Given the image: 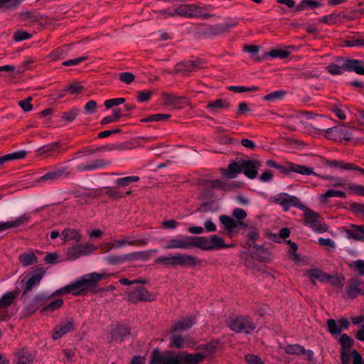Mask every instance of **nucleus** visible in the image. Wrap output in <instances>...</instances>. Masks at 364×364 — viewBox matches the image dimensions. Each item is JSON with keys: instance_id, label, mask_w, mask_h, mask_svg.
<instances>
[{"instance_id": "f257e3e1", "label": "nucleus", "mask_w": 364, "mask_h": 364, "mask_svg": "<svg viewBox=\"0 0 364 364\" xmlns=\"http://www.w3.org/2000/svg\"><path fill=\"white\" fill-rule=\"evenodd\" d=\"M105 274L91 273L84 275L75 282L58 290L56 294H62L72 292L73 295H80L87 289L97 285V283L105 277Z\"/></svg>"}, {"instance_id": "f03ea898", "label": "nucleus", "mask_w": 364, "mask_h": 364, "mask_svg": "<svg viewBox=\"0 0 364 364\" xmlns=\"http://www.w3.org/2000/svg\"><path fill=\"white\" fill-rule=\"evenodd\" d=\"M226 325L236 333L250 334L255 328L256 324L249 316H237L226 320Z\"/></svg>"}, {"instance_id": "7ed1b4c3", "label": "nucleus", "mask_w": 364, "mask_h": 364, "mask_svg": "<svg viewBox=\"0 0 364 364\" xmlns=\"http://www.w3.org/2000/svg\"><path fill=\"white\" fill-rule=\"evenodd\" d=\"M341 69L348 72H355L358 75H364V63L361 60L347 58L344 60L341 66L331 63L327 67V70L331 75H341Z\"/></svg>"}, {"instance_id": "20e7f679", "label": "nucleus", "mask_w": 364, "mask_h": 364, "mask_svg": "<svg viewBox=\"0 0 364 364\" xmlns=\"http://www.w3.org/2000/svg\"><path fill=\"white\" fill-rule=\"evenodd\" d=\"M156 299V295L145 287L137 286L127 293V301L131 304L151 302Z\"/></svg>"}, {"instance_id": "39448f33", "label": "nucleus", "mask_w": 364, "mask_h": 364, "mask_svg": "<svg viewBox=\"0 0 364 364\" xmlns=\"http://www.w3.org/2000/svg\"><path fill=\"white\" fill-rule=\"evenodd\" d=\"M44 274L45 271L43 267H38L33 274L28 275L21 280L20 284L23 288L21 298L24 297L34 287L40 284Z\"/></svg>"}, {"instance_id": "423d86ee", "label": "nucleus", "mask_w": 364, "mask_h": 364, "mask_svg": "<svg viewBox=\"0 0 364 364\" xmlns=\"http://www.w3.org/2000/svg\"><path fill=\"white\" fill-rule=\"evenodd\" d=\"M270 200L272 203L280 205L284 211H288L291 206L299 208L301 210L306 208V206L301 203L297 197L284 193H279L275 197H271Z\"/></svg>"}, {"instance_id": "0eeeda50", "label": "nucleus", "mask_w": 364, "mask_h": 364, "mask_svg": "<svg viewBox=\"0 0 364 364\" xmlns=\"http://www.w3.org/2000/svg\"><path fill=\"white\" fill-rule=\"evenodd\" d=\"M202 8L196 4H181L178 6L173 12L168 14L169 16H173L175 14L183 17L193 18L203 16L204 18H209L210 14H201Z\"/></svg>"}, {"instance_id": "6e6552de", "label": "nucleus", "mask_w": 364, "mask_h": 364, "mask_svg": "<svg viewBox=\"0 0 364 364\" xmlns=\"http://www.w3.org/2000/svg\"><path fill=\"white\" fill-rule=\"evenodd\" d=\"M304 212V220L306 224L316 232L323 233L327 231L328 227L324 223L318 220L321 218L320 214L316 213L306 206V208L302 209Z\"/></svg>"}, {"instance_id": "1a4fd4ad", "label": "nucleus", "mask_w": 364, "mask_h": 364, "mask_svg": "<svg viewBox=\"0 0 364 364\" xmlns=\"http://www.w3.org/2000/svg\"><path fill=\"white\" fill-rule=\"evenodd\" d=\"M205 62L201 58H196L192 60H184L178 63L175 65V70L177 73H191L196 72L198 70L203 68Z\"/></svg>"}, {"instance_id": "9d476101", "label": "nucleus", "mask_w": 364, "mask_h": 364, "mask_svg": "<svg viewBox=\"0 0 364 364\" xmlns=\"http://www.w3.org/2000/svg\"><path fill=\"white\" fill-rule=\"evenodd\" d=\"M220 222L224 225L228 235L231 236L237 229L236 232H240L241 228H247V225L242 221H236L233 218L226 215H221L219 217Z\"/></svg>"}, {"instance_id": "9b49d317", "label": "nucleus", "mask_w": 364, "mask_h": 364, "mask_svg": "<svg viewBox=\"0 0 364 364\" xmlns=\"http://www.w3.org/2000/svg\"><path fill=\"white\" fill-rule=\"evenodd\" d=\"M95 250L93 245L90 244L86 245H75L67 249V257L68 259L75 260L82 255L90 254Z\"/></svg>"}, {"instance_id": "f8f14e48", "label": "nucleus", "mask_w": 364, "mask_h": 364, "mask_svg": "<svg viewBox=\"0 0 364 364\" xmlns=\"http://www.w3.org/2000/svg\"><path fill=\"white\" fill-rule=\"evenodd\" d=\"M241 166L242 173L250 179H254L257 176V170L261 166V161L257 159H243Z\"/></svg>"}, {"instance_id": "ddd939ff", "label": "nucleus", "mask_w": 364, "mask_h": 364, "mask_svg": "<svg viewBox=\"0 0 364 364\" xmlns=\"http://www.w3.org/2000/svg\"><path fill=\"white\" fill-rule=\"evenodd\" d=\"M346 292L348 297L356 298L360 294H364V280L362 282L358 277H353L348 282Z\"/></svg>"}, {"instance_id": "4468645a", "label": "nucleus", "mask_w": 364, "mask_h": 364, "mask_svg": "<svg viewBox=\"0 0 364 364\" xmlns=\"http://www.w3.org/2000/svg\"><path fill=\"white\" fill-rule=\"evenodd\" d=\"M173 256V265L177 266L180 265L186 267H193L198 264H200L201 261L198 259L196 257L182 254V253H176Z\"/></svg>"}, {"instance_id": "2eb2a0df", "label": "nucleus", "mask_w": 364, "mask_h": 364, "mask_svg": "<svg viewBox=\"0 0 364 364\" xmlns=\"http://www.w3.org/2000/svg\"><path fill=\"white\" fill-rule=\"evenodd\" d=\"M277 169L282 173L288 174L290 172H295L302 175L314 174L313 168L307 167L303 165H298L293 163H289L288 166H282L279 165Z\"/></svg>"}, {"instance_id": "dca6fc26", "label": "nucleus", "mask_w": 364, "mask_h": 364, "mask_svg": "<svg viewBox=\"0 0 364 364\" xmlns=\"http://www.w3.org/2000/svg\"><path fill=\"white\" fill-rule=\"evenodd\" d=\"M164 248L166 250L191 249V236H181L176 238L171 239L166 243V245H164Z\"/></svg>"}, {"instance_id": "f3484780", "label": "nucleus", "mask_w": 364, "mask_h": 364, "mask_svg": "<svg viewBox=\"0 0 364 364\" xmlns=\"http://www.w3.org/2000/svg\"><path fill=\"white\" fill-rule=\"evenodd\" d=\"M242 159L237 161H231L226 168H220L221 174L227 178H235L242 173Z\"/></svg>"}, {"instance_id": "a211bd4d", "label": "nucleus", "mask_w": 364, "mask_h": 364, "mask_svg": "<svg viewBox=\"0 0 364 364\" xmlns=\"http://www.w3.org/2000/svg\"><path fill=\"white\" fill-rule=\"evenodd\" d=\"M237 24V23L235 22L232 23H227L225 24L210 26H208L205 31H203V35L205 37H210L220 35L223 33H228L230 31V28L236 26Z\"/></svg>"}, {"instance_id": "6ab92c4d", "label": "nucleus", "mask_w": 364, "mask_h": 364, "mask_svg": "<svg viewBox=\"0 0 364 364\" xmlns=\"http://www.w3.org/2000/svg\"><path fill=\"white\" fill-rule=\"evenodd\" d=\"M284 351L290 355H306L309 361L313 359L314 353L311 350H305V348L299 344H289L284 347Z\"/></svg>"}, {"instance_id": "aec40b11", "label": "nucleus", "mask_w": 364, "mask_h": 364, "mask_svg": "<svg viewBox=\"0 0 364 364\" xmlns=\"http://www.w3.org/2000/svg\"><path fill=\"white\" fill-rule=\"evenodd\" d=\"M72 330H73V321L72 320L62 322L55 327L52 333V338L54 340H57Z\"/></svg>"}, {"instance_id": "412c9836", "label": "nucleus", "mask_w": 364, "mask_h": 364, "mask_svg": "<svg viewBox=\"0 0 364 364\" xmlns=\"http://www.w3.org/2000/svg\"><path fill=\"white\" fill-rule=\"evenodd\" d=\"M67 167H63L61 168L54 170L53 171L48 172L46 174L41 176L38 181H54L57 180L63 176L68 177L70 176V173L67 171Z\"/></svg>"}, {"instance_id": "4be33fe9", "label": "nucleus", "mask_w": 364, "mask_h": 364, "mask_svg": "<svg viewBox=\"0 0 364 364\" xmlns=\"http://www.w3.org/2000/svg\"><path fill=\"white\" fill-rule=\"evenodd\" d=\"M111 333H112V338H111L110 342H112L114 341H122L124 340V338L127 335L130 334V330L127 326H125L124 324H119L112 331Z\"/></svg>"}, {"instance_id": "5701e85b", "label": "nucleus", "mask_w": 364, "mask_h": 364, "mask_svg": "<svg viewBox=\"0 0 364 364\" xmlns=\"http://www.w3.org/2000/svg\"><path fill=\"white\" fill-rule=\"evenodd\" d=\"M19 294L20 291L18 289H16L14 291L4 294L0 299V307L8 308L14 302Z\"/></svg>"}, {"instance_id": "b1692460", "label": "nucleus", "mask_w": 364, "mask_h": 364, "mask_svg": "<svg viewBox=\"0 0 364 364\" xmlns=\"http://www.w3.org/2000/svg\"><path fill=\"white\" fill-rule=\"evenodd\" d=\"M209 245L210 250H218L220 248H230L235 246L234 244L227 245L223 237H218L216 235H211L208 237Z\"/></svg>"}, {"instance_id": "393cba45", "label": "nucleus", "mask_w": 364, "mask_h": 364, "mask_svg": "<svg viewBox=\"0 0 364 364\" xmlns=\"http://www.w3.org/2000/svg\"><path fill=\"white\" fill-rule=\"evenodd\" d=\"M347 237L357 240H364V225H351L346 231Z\"/></svg>"}, {"instance_id": "a878e982", "label": "nucleus", "mask_w": 364, "mask_h": 364, "mask_svg": "<svg viewBox=\"0 0 364 364\" xmlns=\"http://www.w3.org/2000/svg\"><path fill=\"white\" fill-rule=\"evenodd\" d=\"M306 274L309 277L311 283L315 285L316 282L314 280V279H318L321 282H325L328 281L329 279V274L323 272L322 270L319 269H309L306 272Z\"/></svg>"}, {"instance_id": "bb28decb", "label": "nucleus", "mask_w": 364, "mask_h": 364, "mask_svg": "<svg viewBox=\"0 0 364 364\" xmlns=\"http://www.w3.org/2000/svg\"><path fill=\"white\" fill-rule=\"evenodd\" d=\"M110 164L109 161L99 159H95L85 165H81L78 167L80 171H90L96 168H104Z\"/></svg>"}, {"instance_id": "cd10ccee", "label": "nucleus", "mask_w": 364, "mask_h": 364, "mask_svg": "<svg viewBox=\"0 0 364 364\" xmlns=\"http://www.w3.org/2000/svg\"><path fill=\"white\" fill-rule=\"evenodd\" d=\"M60 235L65 242L75 240L76 242H79L82 240L80 231L75 229L66 228L61 232Z\"/></svg>"}, {"instance_id": "c85d7f7f", "label": "nucleus", "mask_w": 364, "mask_h": 364, "mask_svg": "<svg viewBox=\"0 0 364 364\" xmlns=\"http://www.w3.org/2000/svg\"><path fill=\"white\" fill-rule=\"evenodd\" d=\"M191 248L198 247L205 251L210 250L208 237L191 236Z\"/></svg>"}, {"instance_id": "c756f323", "label": "nucleus", "mask_w": 364, "mask_h": 364, "mask_svg": "<svg viewBox=\"0 0 364 364\" xmlns=\"http://www.w3.org/2000/svg\"><path fill=\"white\" fill-rule=\"evenodd\" d=\"M29 217L26 214L21 217H18L17 219L10 221V222H0V232L10 229L14 227H18L21 225L26 223L28 220Z\"/></svg>"}, {"instance_id": "7c9ffc66", "label": "nucleus", "mask_w": 364, "mask_h": 364, "mask_svg": "<svg viewBox=\"0 0 364 364\" xmlns=\"http://www.w3.org/2000/svg\"><path fill=\"white\" fill-rule=\"evenodd\" d=\"M44 296L42 295H37L34 297L33 301L25 309L26 316H30L43 304Z\"/></svg>"}, {"instance_id": "2f4dec72", "label": "nucleus", "mask_w": 364, "mask_h": 364, "mask_svg": "<svg viewBox=\"0 0 364 364\" xmlns=\"http://www.w3.org/2000/svg\"><path fill=\"white\" fill-rule=\"evenodd\" d=\"M150 251H141L123 255L124 262L147 259L150 257Z\"/></svg>"}, {"instance_id": "473e14b6", "label": "nucleus", "mask_w": 364, "mask_h": 364, "mask_svg": "<svg viewBox=\"0 0 364 364\" xmlns=\"http://www.w3.org/2000/svg\"><path fill=\"white\" fill-rule=\"evenodd\" d=\"M205 358V355H203L201 353H197L194 354H186L181 355L182 364H198L201 363Z\"/></svg>"}, {"instance_id": "72a5a7b5", "label": "nucleus", "mask_w": 364, "mask_h": 364, "mask_svg": "<svg viewBox=\"0 0 364 364\" xmlns=\"http://www.w3.org/2000/svg\"><path fill=\"white\" fill-rule=\"evenodd\" d=\"M220 341L218 340H213L207 344L201 345L198 347V349L203 350L204 353H202L203 355H205V358L213 354L216 352L217 348H218V345Z\"/></svg>"}, {"instance_id": "f704fd0d", "label": "nucleus", "mask_w": 364, "mask_h": 364, "mask_svg": "<svg viewBox=\"0 0 364 364\" xmlns=\"http://www.w3.org/2000/svg\"><path fill=\"white\" fill-rule=\"evenodd\" d=\"M20 262L23 267L31 265L33 263H36L38 258L32 251H28L23 254H21L18 257Z\"/></svg>"}, {"instance_id": "c9c22d12", "label": "nucleus", "mask_w": 364, "mask_h": 364, "mask_svg": "<svg viewBox=\"0 0 364 364\" xmlns=\"http://www.w3.org/2000/svg\"><path fill=\"white\" fill-rule=\"evenodd\" d=\"M193 325L192 318H183L178 322L175 323L171 326L172 332H177L180 330H186Z\"/></svg>"}, {"instance_id": "e433bc0d", "label": "nucleus", "mask_w": 364, "mask_h": 364, "mask_svg": "<svg viewBox=\"0 0 364 364\" xmlns=\"http://www.w3.org/2000/svg\"><path fill=\"white\" fill-rule=\"evenodd\" d=\"M230 107V104L229 102L226 100H223L222 99H218L215 101L209 102L206 108L209 109L212 112H216L217 109H228Z\"/></svg>"}, {"instance_id": "4c0bfd02", "label": "nucleus", "mask_w": 364, "mask_h": 364, "mask_svg": "<svg viewBox=\"0 0 364 364\" xmlns=\"http://www.w3.org/2000/svg\"><path fill=\"white\" fill-rule=\"evenodd\" d=\"M27 152L24 150H21L12 154H6L0 157V165H2L4 162L14 160L21 159L26 156Z\"/></svg>"}, {"instance_id": "58836bf2", "label": "nucleus", "mask_w": 364, "mask_h": 364, "mask_svg": "<svg viewBox=\"0 0 364 364\" xmlns=\"http://www.w3.org/2000/svg\"><path fill=\"white\" fill-rule=\"evenodd\" d=\"M21 21H31V22H36L43 19V16L34 11H25L19 14Z\"/></svg>"}, {"instance_id": "ea45409f", "label": "nucleus", "mask_w": 364, "mask_h": 364, "mask_svg": "<svg viewBox=\"0 0 364 364\" xmlns=\"http://www.w3.org/2000/svg\"><path fill=\"white\" fill-rule=\"evenodd\" d=\"M184 338L182 336L173 334L170 337L169 347L181 349L184 346Z\"/></svg>"}, {"instance_id": "a19ab883", "label": "nucleus", "mask_w": 364, "mask_h": 364, "mask_svg": "<svg viewBox=\"0 0 364 364\" xmlns=\"http://www.w3.org/2000/svg\"><path fill=\"white\" fill-rule=\"evenodd\" d=\"M339 343L341 345V350H348L353 344V340L346 333H343L339 338Z\"/></svg>"}, {"instance_id": "79ce46f5", "label": "nucleus", "mask_w": 364, "mask_h": 364, "mask_svg": "<svg viewBox=\"0 0 364 364\" xmlns=\"http://www.w3.org/2000/svg\"><path fill=\"white\" fill-rule=\"evenodd\" d=\"M171 117L170 114H156L150 115L147 117L141 118L140 121L141 122H158V121H165L169 119Z\"/></svg>"}, {"instance_id": "37998d69", "label": "nucleus", "mask_w": 364, "mask_h": 364, "mask_svg": "<svg viewBox=\"0 0 364 364\" xmlns=\"http://www.w3.org/2000/svg\"><path fill=\"white\" fill-rule=\"evenodd\" d=\"M331 197L346 198V194L345 192H343L342 191H335V190L329 189V190H327L324 194L321 196V202H325L328 198H331Z\"/></svg>"}, {"instance_id": "c03bdc74", "label": "nucleus", "mask_w": 364, "mask_h": 364, "mask_svg": "<svg viewBox=\"0 0 364 364\" xmlns=\"http://www.w3.org/2000/svg\"><path fill=\"white\" fill-rule=\"evenodd\" d=\"M341 14H335L333 13L330 15L324 16L318 20L319 23H324L328 24H336L339 23L340 21L338 20L339 17H341Z\"/></svg>"}, {"instance_id": "a18cd8bd", "label": "nucleus", "mask_w": 364, "mask_h": 364, "mask_svg": "<svg viewBox=\"0 0 364 364\" xmlns=\"http://www.w3.org/2000/svg\"><path fill=\"white\" fill-rule=\"evenodd\" d=\"M165 359L166 355L163 356L159 349L156 348L152 351L149 364H164Z\"/></svg>"}, {"instance_id": "49530a36", "label": "nucleus", "mask_w": 364, "mask_h": 364, "mask_svg": "<svg viewBox=\"0 0 364 364\" xmlns=\"http://www.w3.org/2000/svg\"><path fill=\"white\" fill-rule=\"evenodd\" d=\"M20 2V0H0V10L6 11L14 9Z\"/></svg>"}, {"instance_id": "de8ad7c7", "label": "nucleus", "mask_w": 364, "mask_h": 364, "mask_svg": "<svg viewBox=\"0 0 364 364\" xmlns=\"http://www.w3.org/2000/svg\"><path fill=\"white\" fill-rule=\"evenodd\" d=\"M139 180V177L136 176H126L123 178H120L116 181V183L118 186L125 187L128 186L129 183L133 182H137Z\"/></svg>"}, {"instance_id": "09e8293b", "label": "nucleus", "mask_w": 364, "mask_h": 364, "mask_svg": "<svg viewBox=\"0 0 364 364\" xmlns=\"http://www.w3.org/2000/svg\"><path fill=\"white\" fill-rule=\"evenodd\" d=\"M164 364H182L181 355L179 353H170L166 355Z\"/></svg>"}, {"instance_id": "8fccbe9b", "label": "nucleus", "mask_w": 364, "mask_h": 364, "mask_svg": "<svg viewBox=\"0 0 364 364\" xmlns=\"http://www.w3.org/2000/svg\"><path fill=\"white\" fill-rule=\"evenodd\" d=\"M286 94L284 90H277L266 95L263 97V100L265 101H274L276 100L282 99Z\"/></svg>"}, {"instance_id": "3c124183", "label": "nucleus", "mask_w": 364, "mask_h": 364, "mask_svg": "<svg viewBox=\"0 0 364 364\" xmlns=\"http://www.w3.org/2000/svg\"><path fill=\"white\" fill-rule=\"evenodd\" d=\"M63 304V299H56L52 302H50L47 306H44L42 309V311H50L53 312L55 311L56 309H60Z\"/></svg>"}, {"instance_id": "603ef678", "label": "nucleus", "mask_w": 364, "mask_h": 364, "mask_svg": "<svg viewBox=\"0 0 364 364\" xmlns=\"http://www.w3.org/2000/svg\"><path fill=\"white\" fill-rule=\"evenodd\" d=\"M33 362V357L28 353L22 350L18 353L17 364H31Z\"/></svg>"}, {"instance_id": "864d4df0", "label": "nucleus", "mask_w": 364, "mask_h": 364, "mask_svg": "<svg viewBox=\"0 0 364 364\" xmlns=\"http://www.w3.org/2000/svg\"><path fill=\"white\" fill-rule=\"evenodd\" d=\"M79 113V109L77 108L72 109L68 112H65L62 113V119L68 122H73Z\"/></svg>"}, {"instance_id": "5fc2aeb1", "label": "nucleus", "mask_w": 364, "mask_h": 364, "mask_svg": "<svg viewBox=\"0 0 364 364\" xmlns=\"http://www.w3.org/2000/svg\"><path fill=\"white\" fill-rule=\"evenodd\" d=\"M267 55L272 58H279L281 59L287 58L290 53L284 50L273 49L271 50Z\"/></svg>"}, {"instance_id": "6e6d98bb", "label": "nucleus", "mask_w": 364, "mask_h": 364, "mask_svg": "<svg viewBox=\"0 0 364 364\" xmlns=\"http://www.w3.org/2000/svg\"><path fill=\"white\" fill-rule=\"evenodd\" d=\"M162 97L165 100L164 105H176L181 100V97L173 95L170 93L163 92Z\"/></svg>"}, {"instance_id": "4d7b16f0", "label": "nucleus", "mask_w": 364, "mask_h": 364, "mask_svg": "<svg viewBox=\"0 0 364 364\" xmlns=\"http://www.w3.org/2000/svg\"><path fill=\"white\" fill-rule=\"evenodd\" d=\"M290 235V230L288 228H282L279 230L278 235H273V240L279 242L281 238L286 239Z\"/></svg>"}, {"instance_id": "13d9d810", "label": "nucleus", "mask_w": 364, "mask_h": 364, "mask_svg": "<svg viewBox=\"0 0 364 364\" xmlns=\"http://www.w3.org/2000/svg\"><path fill=\"white\" fill-rule=\"evenodd\" d=\"M327 326L329 332L333 335L339 334L341 332V329L338 326L334 319H328L327 321Z\"/></svg>"}, {"instance_id": "bf43d9fd", "label": "nucleus", "mask_w": 364, "mask_h": 364, "mask_svg": "<svg viewBox=\"0 0 364 364\" xmlns=\"http://www.w3.org/2000/svg\"><path fill=\"white\" fill-rule=\"evenodd\" d=\"M124 102L125 99L123 97L109 99L105 100V106L106 108L109 109L112 107L123 104Z\"/></svg>"}, {"instance_id": "052dcab7", "label": "nucleus", "mask_w": 364, "mask_h": 364, "mask_svg": "<svg viewBox=\"0 0 364 364\" xmlns=\"http://www.w3.org/2000/svg\"><path fill=\"white\" fill-rule=\"evenodd\" d=\"M245 360L247 364H264V361L256 355L247 354L245 356Z\"/></svg>"}, {"instance_id": "680f3d73", "label": "nucleus", "mask_w": 364, "mask_h": 364, "mask_svg": "<svg viewBox=\"0 0 364 364\" xmlns=\"http://www.w3.org/2000/svg\"><path fill=\"white\" fill-rule=\"evenodd\" d=\"M153 94L151 90H144L138 92L137 101L139 102L149 101Z\"/></svg>"}, {"instance_id": "e2e57ef3", "label": "nucleus", "mask_w": 364, "mask_h": 364, "mask_svg": "<svg viewBox=\"0 0 364 364\" xmlns=\"http://www.w3.org/2000/svg\"><path fill=\"white\" fill-rule=\"evenodd\" d=\"M325 131L326 133V136L331 140H336L341 133V131L337 127L328 128Z\"/></svg>"}, {"instance_id": "0e129e2a", "label": "nucleus", "mask_w": 364, "mask_h": 364, "mask_svg": "<svg viewBox=\"0 0 364 364\" xmlns=\"http://www.w3.org/2000/svg\"><path fill=\"white\" fill-rule=\"evenodd\" d=\"M32 97H28L23 100H21L18 102V105L21 107V109L25 112L31 111L33 109V105H31Z\"/></svg>"}, {"instance_id": "69168bd1", "label": "nucleus", "mask_w": 364, "mask_h": 364, "mask_svg": "<svg viewBox=\"0 0 364 364\" xmlns=\"http://www.w3.org/2000/svg\"><path fill=\"white\" fill-rule=\"evenodd\" d=\"M31 34L24 31H17L14 33V39L15 41H21L31 38Z\"/></svg>"}, {"instance_id": "338daca9", "label": "nucleus", "mask_w": 364, "mask_h": 364, "mask_svg": "<svg viewBox=\"0 0 364 364\" xmlns=\"http://www.w3.org/2000/svg\"><path fill=\"white\" fill-rule=\"evenodd\" d=\"M134 75L132 73L128 72L122 73L119 75V79L126 84H130L134 80Z\"/></svg>"}, {"instance_id": "774afa93", "label": "nucleus", "mask_w": 364, "mask_h": 364, "mask_svg": "<svg viewBox=\"0 0 364 364\" xmlns=\"http://www.w3.org/2000/svg\"><path fill=\"white\" fill-rule=\"evenodd\" d=\"M350 210L355 213H362L364 214V203H358L355 202H352L349 203Z\"/></svg>"}]
</instances>
